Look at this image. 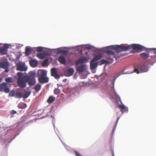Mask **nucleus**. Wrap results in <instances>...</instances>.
<instances>
[{"instance_id": "nucleus-1", "label": "nucleus", "mask_w": 156, "mask_h": 156, "mask_svg": "<svg viewBox=\"0 0 156 156\" xmlns=\"http://www.w3.org/2000/svg\"><path fill=\"white\" fill-rule=\"evenodd\" d=\"M108 49L105 51L104 52L108 54L106 58L108 60H112L113 58H116L115 52L112 50H115L116 52L119 53L123 51H127L132 48L134 50H143L144 47L139 44H133L127 46L121 45H112L108 47Z\"/></svg>"}, {"instance_id": "nucleus-2", "label": "nucleus", "mask_w": 156, "mask_h": 156, "mask_svg": "<svg viewBox=\"0 0 156 156\" xmlns=\"http://www.w3.org/2000/svg\"><path fill=\"white\" fill-rule=\"evenodd\" d=\"M18 76L17 80V83L18 86L20 87L23 88L26 87V78L23 76V73L21 72H18L17 73Z\"/></svg>"}, {"instance_id": "nucleus-3", "label": "nucleus", "mask_w": 156, "mask_h": 156, "mask_svg": "<svg viewBox=\"0 0 156 156\" xmlns=\"http://www.w3.org/2000/svg\"><path fill=\"white\" fill-rule=\"evenodd\" d=\"M3 91L6 93H8L10 91L9 88L7 87L6 83H3L0 85V91Z\"/></svg>"}, {"instance_id": "nucleus-4", "label": "nucleus", "mask_w": 156, "mask_h": 156, "mask_svg": "<svg viewBox=\"0 0 156 156\" xmlns=\"http://www.w3.org/2000/svg\"><path fill=\"white\" fill-rule=\"evenodd\" d=\"M51 75L54 76L55 78L59 79L60 76L57 73V70L55 68H53L51 69Z\"/></svg>"}, {"instance_id": "nucleus-5", "label": "nucleus", "mask_w": 156, "mask_h": 156, "mask_svg": "<svg viewBox=\"0 0 156 156\" xmlns=\"http://www.w3.org/2000/svg\"><path fill=\"white\" fill-rule=\"evenodd\" d=\"M86 66L85 65H82L78 66L76 69V70L78 72L81 73L85 71L86 69Z\"/></svg>"}, {"instance_id": "nucleus-6", "label": "nucleus", "mask_w": 156, "mask_h": 156, "mask_svg": "<svg viewBox=\"0 0 156 156\" xmlns=\"http://www.w3.org/2000/svg\"><path fill=\"white\" fill-rule=\"evenodd\" d=\"M38 81L40 83L42 84L47 83L48 81V77L44 76L41 77H39Z\"/></svg>"}, {"instance_id": "nucleus-7", "label": "nucleus", "mask_w": 156, "mask_h": 156, "mask_svg": "<svg viewBox=\"0 0 156 156\" xmlns=\"http://www.w3.org/2000/svg\"><path fill=\"white\" fill-rule=\"evenodd\" d=\"M87 61V59L86 57L81 58H79L75 62V65H77L80 63L86 62Z\"/></svg>"}, {"instance_id": "nucleus-8", "label": "nucleus", "mask_w": 156, "mask_h": 156, "mask_svg": "<svg viewBox=\"0 0 156 156\" xmlns=\"http://www.w3.org/2000/svg\"><path fill=\"white\" fill-rule=\"evenodd\" d=\"M37 76L39 77L45 76L47 75L46 72L41 69L38 70L37 72Z\"/></svg>"}, {"instance_id": "nucleus-9", "label": "nucleus", "mask_w": 156, "mask_h": 156, "mask_svg": "<svg viewBox=\"0 0 156 156\" xmlns=\"http://www.w3.org/2000/svg\"><path fill=\"white\" fill-rule=\"evenodd\" d=\"M26 78L27 79L26 82L28 83V84L30 86H33L35 84L36 81L35 78H29V79H27L28 78Z\"/></svg>"}, {"instance_id": "nucleus-10", "label": "nucleus", "mask_w": 156, "mask_h": 156, "mask_svg": "<svg viewBox=\"0 0 156 156\" xmlns=\"http://www.w3.org/2000/svg\"><path fill=\"white\" fill-rule=\"evenodd\" d=\"M98 62H96L95 60L92 59L90 62V67L91 69H94L98 66Z\"/></svg>"}, {"instance_id": "nucleus-11", "label": "nucleus", "mask_w": 156, "mask_h": 156, "mask_svg": "<svg viewBox=\"0 0 156 156\" xmlns=\"http://www.w3.org/2000/svg\"><path fill=\"white\" fill-rule=\"evenodd\" d=\"M8 48V46L6 45H5L3 47L0 48V53L2 55H3L7 54Z\"/></svg>"}, {"instance_id": "nucleus-12", "label": "nucleus", "mask_w": 156, "mask_h": 156, "mask_svg": "<svg viewBox=\"0 0 156 156\" xmlns=\"http://www.w3.org/2000/svg\"><path fill=\"white\" fill-rule=\"evenodd\" d=\"M36 75V73L34 71H31L28 73V75L24 76V78H28L29 79V78H35Z\"/></svg>"}, {"instance_id": "nucleus-13", "label": "nucleus", "mask_w": 156, "mask_h": 156, "mask_svg": "<svg viewBox=\"0 0 156 156\" xmlns=\"http://www.w3.org/2000/svg\"><path fill=\"white\" fill-rule=\"evenodd\" d=\"M9 64L7 62H0V68L3 69L8 68Z\"/></svg>"}, {"instance_id": "nucleus-14", "label": "nucleus", "mask_w": 156, "mask_h": 156, "mask_svg": "<svg viewBox=\"0 0 156 156\" xmlns=\"http://www.w3.org/2000/svg\"><path fill=\"white\" fill-rule=\"evenodd\" d=\"M17 69L20 71H26L27 68L24 65H20L17 66Z\"/></svg>"}, {"instance_id": "nucleus-15", "label": "nucleus", "mask_w": 156, "mask_h": 156, "mask_svg": "<svg viewBox=\"0 0 156 156\" xmlns=\"http://www.w3.org/2000/svg\"><path fill=\"white\" fill-rule=\"evenodd\" d=\"M29 63L31 66L32 67H35L37 66L38 64L37 61L33 59L30 61Z\"/></svg>"}, {"instance_id": "nucleus-16", "label": "nucleus", "mask_w": 156, "mask_h": 156, "mask_svg": "<svg viewBox=\"0 0 156 156\" xmlns=\"http://www.w3.org/2000/svg\"><path fill=\"white\" fill-rule=\"evenodd\" d=\"M103 57V55L101 54L95 55L94 58H92L93 60H95L96 61L100 59Z\"/></svg>"}, {"instance_id": "nucleus-17", "label": "nucleus", "mask_w": 156, "mask_h": 156, "mask_svg": "<svg viewBox=\"0 0 156 156\" xmlns=\"http://www.w3.org/2000/svg\"><path fill=\"white\" fill-rule=\"evenodd\" d=\"M58 61L62 64H64L66 63V60L65 57L62 56H60L58 58Z\"/></svg>"}, {"instance_id": "nucleus-18", "label": "nucleus", "mask_w": 156, "mask_h": 156, "mask_svg": "<svg viewBox=\"0 0 156 156\" xmlns=\"http://www.w3.org/2000/svg\"><path fill=\"white\" fill-rule=\"evenodd\" d=\"M55 99V98L53 96H50L47 100V102L49 104L53 102Z\"/></svg>"}, {"instance_id": "nucleus-19", "label": "nucleus", "mask_w": 156, "mask_h": 156, "mask_svg": "<svg viewBox=\"0 0 156 156\" xmlns=\"http://www.w3.org/2000/svg\"><path fill=\"white\" fill-rule=\"evenodd\" d=\"M27 104L23 102L19 103L18 105V107L20 109H24L27 107Z\"/></svg>"}, {"instance_id": "nucleus-20", "label": "nucleus", "mask_w": 156, "mask_h": 156, "mask_svg": "<svg viewBox=\"0 0 156 156\" xmlns=\"http://www.w3.org/2000/svg\"><path fill=\"white\" fill-rule=\"evenodd\" d=\"M47 55L46 53H38L37 55V56L41 59H43L44 58L46 55Z\"/></svg>"}, {"instance_id": "nucleus-21", "label": "nucleus", "mask_w": 156, "mask_h": 156, "mask_svg": "<svg viewBox=\"0 0 156 156\" xmlns=\"http://www.w3.org/2000/svg\"><path fill=\"white\" fill-rule=\"evenodd\" d=\"M74 72V70L72 68L69 69L67 70V73L68 76H69L72 75L73 74Z\"/></svg>"}, {"instance_id": "nucleus-22", "label": "nucleus", "mask_w": 156, "mask_h": 156, "mask_svg": "<svg viewBox=\"0 0 156 156\" xmlns=\"http://www.w3.org/2000/svg\"><path fill=\"white\" fill-rule=\"evenodd\" d=\"M140 56L144 59L147 58L149 56V54L147 53H142L140 54Z\"/></svg>"}, {"instance_id": "nucleus-23", "label": "nucleus", "mask_w": 156, "mask_h": 156, "mask_svg": "<svg viewBox=\"0 0 156 156\" xmlns=\"http://www.w3.org/2000/svg\"><path fill=\"white\" fill-rule=\"evenodd\" d=\"M25 53L26 56H28L31 53V50L30 48L26 47L25 49Z\"/></svg>"}, {"instance_id": "nucleus-24", "label": "nucleus", "mask_w": 156, "mask_h": 156, "mask_svg": "<svg viewBox=\"0 0 156 156\" xmlns=\"http://www.w3.org/2000/svg\"><path fill=\"white\" fill-rule=\"evenodd\" d=\"M41 86L40 84H37L35 87L34 89L37 92L38 91L41 89Z\"/></svg>"}, {"instance_id": "nucleus-25", "label": "nucleus", "mask_w": 156, "mask_h": 156, "mask_svg": "<svg viewBox=\"0 0 156 156\" xmlns=\"http://www.w3.org/2000/svg\"><path fill=\"white\" fill-rule=\"evenodd\" d=\"M30 91H27L25 92L24 95L23 96L22 98L24 99H26L27 98L28 96L30 95Z\"/></svg>"}, {"instance_id": "nucleus-26", "label": "nucleus", "mask_w": 156, "mask_h": 156, "mask_svg": "<svg viewBox=\"0 0 156 156\" xmlns=\"http://www.w3.org/2000/svg\"><path fill=\"white\" fill-rule=\"evenodd\" d=\"M15 97L17 98H20L22 97V94L20 92H17L15 94Z\"/></svg>"}, {"instance_id": "nucleus-27", "label": "nucleus", "mask_w": 156, "mask_h": 156, "mask_svg": "<svg viewBox=\"0 0 156 156\" xmlns=\"http://www.w3.org/2000/svg\"><path fill=\"white\" fill-rule=\"evenodd\" d=\"M113 90H114V93L115 94V98L116 99V101H121V99L120 98V97L117 94V93L115 91L114 88H113Z\"/></svg>"}, {"instance_id": "nucleus-28", "label": "nucleus", "mask_w": 156, "mask_h": 156, "mask_svg": "<svg viewBox=\"0 0 156 156\" xmlns=\"http://www.w3.org/2000/svg\"><path fill=\"white\" fill-rule=\"evenodd\" d=\"M5 80L7 83H12L13 82L12 78L10 77L5 78Z\"/></svg>"}, {"instance_id": "nucleus-29", "label": "nucleus", "mask_w": 156, "mask_h": 156, "mask_svg": "<svg viewBox=\"0 0 156 156\" xmlns=\"http://www.w3.org/2000/svg\"><path fill=\"white\" fill-rule=\"evenodd\" d=\"M100 62L101 65H102L104 64H108L109 63V62L104 59H102L100 61Z\"/></svg>"}, {"instance_id": "nucleus-30", "label": "nucleus", "mask_w": 156, "mask_h": 156, "mask_svg": "<svg viewBox=\"0 0 156 156\" xmlns=\"http://www.w3.org/2000/svg\"><path fill=\"white\" fill-rule=\"evenodd\" d=\"M48 62V59H45L43 61L42 63V65L43 66H46L47 65Z\"/></svg>"}, {"instance_id": "nucleus-31", "label": "nucleus", "mask_w": 156, "mask_h": 156, "mask_svg": "<svg viewBox=\"0 0 156 156\" xmlns=\"http://www.w3.org/2000/svg\"><path fill=\"white\" fill-rule=\"evenodd\" d=\"M60 91L59 89L58 88H55L54 90V93L55 94H59Z\"/></svg>"}, {"instance_id": "nucleus-32", "label": "nucleus", "mask_w": 156, "mask_h": 156, "mask_svg": "<svg viewBox=\"0 0 156 156\" xmlns=\"http://www.w3.org/2000/svg\"><path fill=\"white\" fill-rule=\"evenodd\" d=\"M59 52L60 53L64 55H66L67 53V51L66 50H60Z\"/></svg>"}, {"instance_id": "nucleus-33", "label": "nucleus", "mask_w": 156, "mask_h": 156, "mask_svg": "<svg viewBox=\"0 0 156 156\" xmlns=\"http://www.w3.org/2000/svg\"><path fill=\"white\" fill-rule=\"evenodd\" d=\"M15 95V92L14 91H11L9 94V96L10 97H13Z\"/></svg>"}, {"instance_id": "nucleus-34", "label": "nucleus", "mask_w": 156, "mask_h": 156, "mask_svg": "<svg viewBox=\"0 0 156 156\" xmlns=\"http://www.w3.org/2000/svg\"><path fill=\"white\" fill-rule=\"evenodd\" d=\"M37 51L38 52H42L43 50V48L42 47H39L37 48Z\"/></svg>"}, {"instance_id": "nucleus-35", "label": "nucleus", "mask_w": 156, "mask_h": 156, "mask_svg": "<svg viewBox=\"0 0 156 156\" xmlns=\"http://www.w3.org/2000/svg\"><path fill=\"white\" fill-rule=\"evenodd\" d=\"M144 67V66H139L138 69H139L142 72H144L145 71L143 70L142 69Z\"/></svg>"}, {"instance_id": "nucleus-36", "label": "nucleus", "mask_w": 156, "mask_h": 156, "mask_svg": "<svg viewBox=\"0 0 156 156\" xmlns=\"http://www.w3.org/2000/svg\"><path fill=\"white\" fill-rule=\"evenodd\" d=\"M119 108L122 109H124L126 108L125 106L124 105H119Z\"/></svg>"}, {"instance_id": "nucleus-37", "label": "nucleus", "mask_w": 156, "mask_h": 156, "mask_svg": "<svg viewBox=\"0 0 156 156\" xmlns=\"http://www.w3.org/2000/svg\"><path fill=\"white\" fill-rule=\"evenodd\" d=\"M134 72L136 73L137 74H139L140 73V72L138 69L136 68H135L134 69Z\"/></svg>"}, {"instance_id": "nucleus-38", "label": "nucleus", "mask_w": 156, "mask_h": 156, "mask_svg": "<svg viewBox=\"0 0 156 156\" xmlns=\"http://www.w3.org/2000/svg\"><path fill=\"white\" fill-rule=\"evenodd\" d=\"M74 152L76 156H82L81 154H80L77 151H75Z\"/></svg>"}, {"instance_id": "nucleus-39", "label": "nucleus", "mask_w": 156, "mask_h": 156, "mask_svg": "<svg viewBox=\"0 0 156 156\" xmlns=\"http://www.w3.org/2000/svg\"><path fill=\"white\" fill-rule=\"evenodd\" d=\"M16 113V112L14 110H12L11 112V114H14Z\"/></svg>"}, {"instance_id": "nucleus-40", "label": "nucleus", "mask_w": 156, "mask_h": 156, "mask_svg": "<svg viewBox=\"0 0 156 156\" xmlns=\"http://www.w3.org/2000/svg\"><path fill=\"white\" fill-rule=\"evenodd\" d=\"M8 68H5V72L6 73H7L9 72V70L8 69Z\"/></svg>"}, {"instance_id": "nucleus-41", "label": "nucleus", "mask_w": 156, "mask_h": 156, "mask_svg": "<svg viewBox=\"0 0 156 156\" xmlns=\"http://www.w3.org/2000/svg\"><path fill=\"white\" fill-rule=\"evenodd\" d=\"M153 50L154 51L153 53L154 54L156 55V48H153Z\"/></svg>"}, {"instance_id": "nucleus-42", "label": "nucleus", "mask_w": 156, "mask_h": 156, "mask_svg": "<svg viewBox=\"0 0 156 156\" xmlns=\"http://www.w3.org/2000/svg\"><path fill=\"white\" fill-rule=\"evenodd\" d=\"M86 49H88L90 50V49H91V46H88V47H86Z\"/></svg>"}, {"instance_id": "nucleus-43", "label": "nucleus", "mask_w": 156, "mask_h": 156, "mask_svg": "<svg viewBox=\"0 0 156 156\" xmlns=\"http://www.w3.org/2000/svg\"><path fill=\"white\" fill-rule=\"evenodd\" d=\"M66 81H67V80L66 79H64L62 81L63 82H66Z\"/></svg>"}, {"instance_id": "nucleus-44", "label": "nucleus", "mask_w": 156, "mask_h": 156, "mask_svg": "<svg viewBox=\"0 0 156 156\" xmlns=\"http://www.w3.org/2000/svg\"><path fill=\"white\" fill-rule=\"evenodd\" d=\"M2 78H0V83L2 81Z\"/></svg>"}, {"instance_id": "nucleus-45", "label": "nucleus", "mask_w": 156, "mask_h": 156, "mask_svg": "<svg viewBox=\"0 0 156 156\" xmlns=\"http://www.w3.org/2000/svg\"><path fill=\"white\" fill-rule=\"evenodd\" d=\"M119 119V118H118L117 120L116 124L117 123V122H118V121Z\"/></svg>"}, {"instance_id": "nucleus-46", "label": "nucleus", "mask_w": 156, "mask_h": 156, "mask_svg": "<svg viewBox=\"0 0 156 156\" xmlns=\"http://www.w3.org/2000/svg\"><path fill=\"white\" fill-rule=\"evenodd\" d=\"M133 51H131L130 52H133Z\"/></svg>"}]
</instances>
